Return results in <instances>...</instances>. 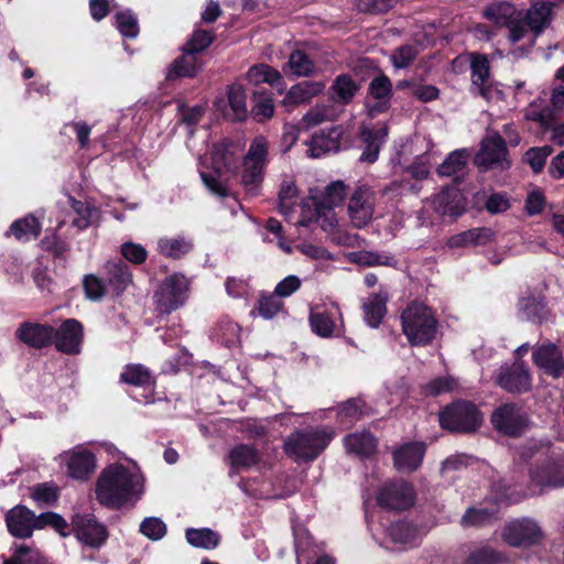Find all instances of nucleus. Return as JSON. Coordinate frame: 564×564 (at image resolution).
I'll return each instance as SVG.
<instances>
[{
	"label": "nucleus",
	"instance_id": "nucleus-1",
	"mask_svg": "<svg viewBox=\"0 0 564 564\" xmlns=\"http://www.w3.org/2000/svg\"><path fill=\"white\" fill-rule=\"evenodd\" d=\"M142 492L143 476L135 466L111 464L100 473L96 485L97 500L109 508L118 509Z\"/></svg>",
	"mask_w": 564,
	"mask_h": 564
},
{
	"label": "nucleus",
	"instance_id": "nucleus-2",
	"mask_svg": "<svg viewBox=\"0 0 564 564\" xmlns=\"http://www.w3.org/2000/svg\"><path fill=\"white\" fill-rule=\"evenodd\" d=\"M240 156L239 143L223 141L214 144L210 153L213 173L200 172L204 184L212 193L220 197L228 195L227 183L236 174Z\"/></svg>",
	"mask_w": 564,
	"mask_h": 564
},
{
	"label": "nucleus",
	"instance_id": "nucleus-3",
	"mask_svg": "<svg viewBox=\"0 0 564 564\" xmlns=\"http://www.w3.org/2000/svg\"><path fill=\"white\" fill-rule=\"evenodd\" d=\"M400 319L402 333L412 346H426L435 338L438 322L432 308L424 303H410Z\"/></svg>",
	"mask_w": 564,
	"mask_h": 564
},
{
	"label": "nucleus",
	"instance_id": "nucleus-4",
	"mask_svg": "<svg viewBox=\"0 0 564 564\" xmlns=\"http://www.w3.org/2000/svg\"><path fill=\"white\" fill-rule=\"evenodd\" d=\"M333 437V430L327 427L296 431L286 437L284 451L294 460H313L328 446Z\"/></svg>",
	"mask_w": 564,
	"mask_h": 564
},
{
	"label": "nucleus",
	"instance_id": "nucleus-5",
	"mask_svg": "<svg viewBox=\"0 0 564 564\" xmlns=\"http://www.w3.org/2000/svg\"><path fill=\"white\" fill-rule=\"evenodd\" d=\"M267 162L268 142L263 137H257L241 164L240 183L249 195H259Z\"/></svg>",
	"mask_w": 564,
	"mask_h": 564
},
{
	"label": "nucleus",
	"instance_id": "nucleus-6",
	"mask_svg": "<svg viewBox=\"0 0 564 564\" xmlns=\"http://www.w3.org/2000/svg\"><path fill=\"white\" fill-rule=\"evenodd\" d=\"M530 485L534 492L564 487V452L552 451L530 468Z\"/></svg>",
	"mask_w": 564,
	"mask_h": 564
},
{
	"label": "nucleus",
	"instance_id": "nucleus-7",
	"mask_svg": "<svg viewBox=\"0 0 564 564\" xmlns=\"http://www.w3.org/2000/svg\"><path fill=\"white\" fill-rule=\"evenodd\" d=\"M346 187L341 181L330 183L324 191L321 197L312 196L315 210L312 216H302L299 220L300 226H308L313 220L319 221L323 217L324 223L322 227L327 229L335 224L334 214L330 213L333 208L340 206L346 197Z\"/></svg>",
	"mask_w": 564,
	"mask_h": 564
},
{
	"label": "nucleus",
	"instance_id": "nucleus-8",
	"mask_svg": "<svg viewBox=\"0 0 564 564\" xmlns=\"http://www.w3.org/2000/svg\"><path fill=\"white\" fill-rule=\"evenodd\" d=\"M189 282L184 274L174 273L165 278L156 291L155 307L161 314H170L176 311L187 300Z\"/></svg>",
	"mask_w": 564,
	"mask_h": 564
},
{
	"label": "nucleus",
	"instance_id": "nucleus-9",
	"mask_svg": "<svg viewBox=\"0 0 564 564\" xmlns=\"http://www.w3.org/2000/svg\"><path fill=\"white\" fill-rule=\"evenodd\" d=\"M482 421L477 408L469 402H456L440 413L442 427L453 432H473Z\"/></svg>",
	"mask_w": 564,
	"mask_h": 564
},
{
	"label": "nucleus",
	"instance_id": "nucleus-10",
	"mask_svg": "<svg viewBox=\"0 0 564 564\" xmlns=\"http://www.w3.org/2000/svg\"><path fill=\"white\" fill-rule=\"evenodd\" d=\"M475 163L485 169L507 170L511 165L506 141L497 131H488L481 141Z\"/></svg>",
	"mask_w": 564,
	"mask_h": 564
},
{
	"label": "nucleus",
	"instance_id": "nucleus-11",
	"mask_svg": "<svg viewBox=\"0 0 564 564\" xmlns=\"http://www.w3.org/2000/svg\"><path fill=\"white\" fill-rule=\"evenodd\" d=\"M372 536L382 547L393 551L413 546L419 540L416 529L402 521L391 523L387 528L382 524L381 530L377 529L372 532Z\"/></svg>",
	"mask_w": 564,
	"mask_h": 564
},
{
	"label": "nucleus",
	"instance_id": "nucleus-12",
	"mask_svg": "<svg viewBox=\"0 0 564 564\" xmlns=\"http://www.w3.org/2000/svg\"><path fill=\"white\" fill-rule=\"evenodd\" d=\"M58 459L66 466V474L76 480H87L96 469V456L83 445L59 454Z\"/></svg>",
	"mask_w": 564,
	"mask_h": 564
},
{
	"label": "nucleus",
	"instance_id": "nucleus-13",
	"mask_svg": "<svg viewBox=\"0 0 564 564\" xmlns=\"http://www.w3.org/2000/svg\"><path fill=\"white\" fill-rule=\"evenodd\" d=\"M312 330L319 337L338 336L343 333L344 321L341 311L336 303L324 308H316L310 314Z\"/></svg>",
	"mask_w": 564,
	"mask_h": 564
},
{
	"label": "nucleus",
	"instance_id": "nucleus-14",
	"mask_svg": "<svg viewBox=\"0 0 564 564\" xmlns=\"http://www.w3.org/2000/svg\"><path fill=\"white\" fill-rule=\"evenodd\" d=\"M502 538L511 546H530L542 539V531L534 520L522 518L508 522Z\"/></svg>",
	"mask_w": 564,
	"mask_h": 564
},
{
	"label": "nucleus",
	"instance_id": "nucleus-15",
	"mask_svg": "<svg viewBox=\"0 0 564 564\" xmlns=\"http://www.w3.org/2000/svg\"><path fill=\"white\" fill-rule=\"evenodd\" d=\"M377 501L381 507L403 510L413 506L414 491L412 486L405 481H389L380 488Z\"/></svg>",
	"mask_w": 564,
	"mask_h": 564
},
{
	"label": "nucleus",
	"instance_id": "nucleus-16",
	"mask_svg": "<svg viewBox=\"0 0 564 564\" xmlns=\"http://www.w3.org/2000/svg\"><path fill=\"white\" fill-rule=\"evenodd\" d=\"M375 196L367 187H358L348 203V214L356 228L366 227L373 216Z\"/></svg>",
	"mask_w": 564,
	"mask_h": 564
},
{
	"label": "nucleus",
	"instance_id": "nucleus-17",
	"mask_svg": "<svg viewBox=\"0 0 564 564\" xmlns=\"http://www.w3.org/2000/svg\"><path fill=\"white\" fill-rule=\"evenodd\" d=\"M84 339V329L80 322L75 318L66 319L55 329L53 343L58 351L75 355L80 351Z\"/></svg>",
	"mask_w": 564,
	"mask_h": 564
},
{
	"label": "nucleus",
	"instance_id": "nucleus-18",
	"mask_svg": "<svg viewBox=\"0 0 564 564\" xmlns=\"http://www.w3.org/2000/svg\"><path fill=\"white\" fill-rule=\"evenodd\" d=\"M73 530L79 541L93 547H99L107 539L106 528L93 514H75Z\"/></svg>",
	"mask_w": 564,
	"mask_h": 564
},
{
	"label": "nucleus",
	"instance_id": "nucleus-19",
	"mask_svg": "<svg viewBox=\"0 0 564 564\" xmlns=\"http://www.w3.org/2000/svg\"><path fill=\"white\" fill-rule=\"evenodd\" d=\"M491 422L499 432L516 436L523 431L528 419L524 412L517 405L505 404L492 413Z\"/></svg>",
	"mask_w": 564,
	"mask_h": 564
},
{
	"label": "nucleus",
	"instance_id": "nucleus-20",
	"mask_svg": "<svg viewBox=\"0 0 564 564\" xmlns=\"http://www.w3.org/2000/svg\"><path fill=\"white\" fill-rule=\"evenodd\" d=\"M498 384L511 393H521L530 390L532 384L529 369L522 361L505 365L498 375Z\"/></svg>",
	"mask_w": 564,
	"mask_h": 564
},
{
	"label": "nucleus",
	"instance_id": "nucleus-21",
	"mask_svg": "<svg viewBox=\"0 0 564 564\" xmlns=\"http://www.w3.org/2000/svg\"><path fill=\"white\" fill-rule=\"evenodd\" d=\"M533 362L545 373L558 378L564 372L562 350L554 344H542L533 350Z\"/></svg>",
	"mask_w": 564,
	"mask_h": 564
},
{
	"label": "nucleus",
	"instance_id": "nucleus-22",
	"mask_svg": "<svg viewBox=\"0 0 564 564\" xmlns=\"http://www.w3.org/2000/svg\"><path fill=\"white\" fill-rule=\"evenodd\" d=\"M368 95L366 106L370 117L386 111L392 95L390 79L386 75L375 77L369 84Z\"/></svg>",
	"mask_w": 564,
	"mask_h": 564
},
{
	"label": "nucleus",
	"instance_id": "nucleus-23",
	"mask_svg": "<svg viewBox=\"0 0 564 564\" xmlns=\"http://www.w3.org/2000/svg\"><path fill=\"white\" fill-rule=\"evenodd\" d=\"M120 381L134 387H141L147 391V394H143L142 399L134 397L137 401L144 403L152 402V391L155 380L151 371L143 365H127L120 373Z\"/></svg>",
	"mask_w": 564,
	"mask_h": 564
},
{
	"label": "nucleus",
	"instance_id": "nucleus-24",
	"mask_svg": "<svg viewBox=\"0 0 564 564\" xmlns=\"http://www.w3.org/2000/svg\"><path fill=\"white\" fill-rule=\"evenodd\" d=\"M55 328L50 325L25 322L15 330V337L33 348H43L53 343Z\"/></svg>",
	"mask_w": 564,
	"mask_h": 564
},
{
	"label": "nucleus",
	"instance_id": "nucleus-25",
	"mask_svg": "<svg viewBox=\"0 0 564 564\" xmlns=\"http://www.w3.org/2000/svg\"><path fill=\"white\" fill-rule=\"evenodd\" d=\"M6 522L9 532L18 538H29L35 529H37V517L23 506L12 508L7 517Z\"/></svg>",
	"mask_w": 564,
	"mask_h": 564
},
{
	"label": "nucleus",
	"instance_id": "nucleus-26",
	"mask_svg": "<svg viewBox=\"0 0 564 564\" xmlns=\"http://www.w3.org/2000/svg\"><path fill=\"white\" fill-rule=\"evenodd\" d=\"M424 454V443L411 442L403 444L393 452L394 467L402 473L414 471L422 464Z\"/></svg>",
	"mask_w": 564,
	"mask_h": 564
},
{
	"label": "nucleus",
	"instance_id": "nucleus-27",
	"mask_svg": "<svg viewBox=\"0 0 564 564\" xmlns=\"http://www.w3.org/2000/svg\"><path fill=\"white\" fill-rule=\"evenodd\" d=\"M325 89V84L322 82L305 80L293 85L286 93L282 100V105L288 111L294 107L310 102L312 98L322 94Z\"/></svg>",
	"mask_w": 564,
	"mask_h": 564
},
{
	"label": "nucleus",
	"instance_id": "nucleus-28",
	"mask_svg": "<svg viewBox=\"0 0 564 564\" xmlns=\"http://www.w3.org/2000/svg\"><path fill=\"white\" fill-rule=\"evenodd\" d=\"M388 135V127L386 123H380L376 128L362 126L360 130V138L366 148L360 155V160L367 163H373L378 159V154L382 143Z\"/></svg>",
	"mask_w": 564,
	"mask_h": 564
},
{
	"label": "nucleus",
	"instance_id": "nucleus-29",
	"mask_svg": "<svg viewBox=\"0 0 564 564\" xmlns=\"http://www.w3.org/2000/svg\"><path fill=\"white\" fill-rule=\"evenodd\" d=\"M501 505L498 501H486L476 507H470L462 517L460 524L464 528L484 527L497 520Z\"/></svg>",
	"mask_w": 564,
	"mask_h": 564
},
{
	"label": "nucleus",
	"instance_id": "nucleus-30",
	"mask_svg": "<svg viewBox=\"0 0 564 564\" xmlns=\"http://www.w3.org/2000/svg\"><path fill=\"white\" fill-rule=\"evenodd\" d=\"M389 301V292L386 288L380 286L378 292L371 293L362 303L364 318L366 323L372 327H378L386 313L387 302Z\"/></svg>",
	"mask_w": 564,
	"mask_h": 564
},
{
	"label": "nucleus",
	"instance_id": "nucleus-31",
	"mask_svg": "<svg viewBox=\"0 0 564 564\" xmlns=\"http://www.w3.org/2000/svg\"><path fill=\"white\" fill-rule=\"evenodd\" d=\"M471 88L484 98H488L490 88V68L485 55L470 54Z\"/></svg>",
	"mask_w": 564,
	"mask_h": 564
},
{
	"label": "nucleus",
	"instance_id": "nucleus-32",
	"mask_svg": "<svg viewBox=\"0 0 564 564\" xmlns=\"http://www.w3.org/2000/svg\"><path fill=\"white\" fill-rule=\"evenodd\" d=\"M340 134L341 131L337 127L315 134L307 143V155L317 159L326 153L336 152L339 149Z\"/></svg>",
	"mask_w": 564,
	"mask_h": 564
},
{
	"label": "nucleus",
	"instance_id": "nucleus-33",
	"mask_svg": "<svg viewBox=\"0 0 564 564\" xmlns=\"http://www.w3.org/2000/svg\"><path fill=\"white\" fill-rule=\"evenodd\" d=\"M343 442L348 454L360 458L372 456L378 445L376 437L367 431L348 434Z\"/></svg>",
	"mask_w": 564,
	"mask_h": 564
},
{
	"label": "nucleus",
	"instance_id": "nucleus-34",
	"mask_svg": "<svg viewBox=\"0 0 564 564\" xmlns=\"http://www.w3.org/2000/svg\"><path fill=\"white\" fill-rule=\"evenodd\" d=\"M260 459L261 454L258 449L251 445L240 444L229 451L226 462L232 471L239 473L258 465Z\"/></svg>",
	"mask_w": 564,
	"mask_h": 564
},
{
	"label": "nucleus",
	"instance_id": "nucleus-35",
	"mask_svg": "<svg viewBox=\"0 0 564 564\" xmlns=\"http://www.w3.org/2000/svg\"><path fill=\"white\" fill-rule=\"evenodd\" d=\"M228 109L223 110L224 116L240 121L247 117L246 90L240 84H232L228 87Z\"/></svg>",
	"mask_w": 564,
	"mask_h": 564
},
{
	"label": "nucleus",
	"instance_id": "nucleus-36",
	"mask_svg": "<svg viewBox=\"0 0 564 564\" xmlns=\"http://www.w3.org/2000/svg\"><path fill=\"white\" fill-rule=\"evenodd\" d=\"M246 77L252 85L267 83L273 87H276L280 91L284 89V83L281 74L267 64H258L251 66L247 72Z\"/></svg>",
	"mask_w": 564,
	"mask_h": 564
},
{
	"label": "nucleus",
	"instance_id": "nucleus-37",
	"mask_svg": "<svg viewBox=\"0 0 564 564\" xmlns=\"http://www.w3.org/2000/svg\"><path fill=\"white\" fill-rule=\"evenodd\" d=\"M200 67L202 65L196 54L184 48L183 55L171 65L169 78L195 76Z\"/></svg>",
	"mask_w": 564,
	"mask_h": 564
},
{
	"label": "nucleus",
	"instance_id": "nucleus-38",
	"mask_svg": "<svg viewBox=\"0 0 564 564\" xmlns=\"http://www.w3.org/2000/svg\"><path fill=\"white\" fill-rule=\"evenodd\" d=\"M9 231L18 241L26 242L39 237L41 224L33 215H29L13 221Z\"/></svg>",
	"mask_w": 564,
	"mask_h": 564
},
{
	"label": "nucleus",
	"instance_id": "nucleus-39",
	"mask_svg": "<svg viewBox=\"0 0 564 564\" xmlns=\"http://www.w3.org/2000/svg\"><path fill=\"white\" fill-rule=\"evenodd\" d=\"M279 210L284 216H290L299 203V189L292 177L285 176L278 193Z\"/></svg>",
	"mask_w": 564,
	"mask_h": 564
},
{
	"label": "nucleus",
	"instance_id": "nucleus-40",
	"mask_svg": "<svg viewBox=\"0 0 564 564\" xmlns=\"http://www.w3.org/2000/svg\"><path fill=\"white\" fill-rule=\"evenodd\" d=\"M109 284L118 292H122L132 281L129 267L122 261H109L105 265Z\"/></svg>",
	"mask_w": 564,
	"mask_h": 564
},
{
	"label": "nucleus",
	"instance_id": "nucleus-41",
	"mask_svg": "<svg viewBox=\"0 0 564 564\" xmlns=\"http://www.w3.org/2000/svg\"><path fill=\"white\" fill-rule=\"evenodd\" d=\"M193 248L191 239L185 237H163L158 240L159 252L169 258H181Z\"/></svg>",
	"mask_w": 564,
	"mask_h": 564
},
{
	"label": "nucleus",
	"instance_id": "nucleus-42",
	"mask_svg": "<svg viewBox=\"0 0 564 564\" xmlns=\"http://www.w3.org/2000/svg\"><path fill=\"white\" fill-rule=\"evenodd\" d=\"M484 17L497 26H508L520 13L509 2H497L487 7Z\"/></svg>",
	"mask_w": 564,
	"mask_h": 564
},
{
	"label": "nucleus",
	"instance_id": "nucleus-43",
	"mask_svg": "<svg viewBox=\"0 0 564 564\" xmlns=\"http://www.w3.org/2000/svg\"><path fill=\"white\" fill-rule=\"evenodd\" d=\"M70 206L75 213L73 225L78 229H85L94 224L99 216V210L89 202H80L70 198Z\"/></svg>",
	"mask_w": 564,
	"mask_h": 564
},
{
	"label": "nucleus",
	"instance_id": "nucleus-44",
	"mask_svg": "<svg viewBox=\"0 0 564 564\" xmlns=\"http://www.w3.org/2000/svg\"><path fill=\"white\" fill-rule=\"evenodd\" d=\"M492 232L487 228H474L453 236L448 240L451 248H459L473 245H481L491 239Z\"/></svg>",
	"mask_w": 564,
	"mask_h": 564
},
{
	"label": "nucleus",
	"instance_id": "nucleus-45",
	"mask_svg": "<svg viewBox=\"0 0 564 564\" xmlns=\"http://www.w3.org/2000/svg\"><path fill=\"white\" fill-rule=\"evenodd\" d=\"M187 542L194 547H200L206 550L215 549L220 541V536L215 531L203 528L193 529L189 528L185 532Z\"/></svg>",
	"mask_w": 564,
	"mask_h": 564
},
{
	"label": "nucleus",
	"instance_id": "nucleus-46",
	"mask_svg": "<svg viewBox=\"0 0 564 564\" xmlns=\"http://www.w3.org/2000/svg\"><path fill=\"white\" fill-rule=\"evenodd\" d=\"M358 90L356 82L346 74L339 75L332 85V91L335 100L340 104L347 105L351 101Z\"/></svg>",
	"mask_w": 564,
	"mask_h": 564
},
{
	"label": "nucleus",
	"instance_id": "nucleus-47",
	"mask_svg": "<svg viewBox=\"0 0 564 564\" xmlns=\"http://www.w3.org/2000/svg\"><path fill=\"white\" fill-rule=\"evenodd\" d=\"M551 10L552 7L550 3H538L528 10L525 18L532 31L539 33L549 25L551 21Z\"/></svg>",
	"mask_w": 564,
	"mask_h": 564
},
{
	"label": "nucleus",
	"instance_id": "nucleus-48",
	"mask_svg": "<svg viewBox=\"0 0 564 564\" xmlns=\"http://www.w3.org/2000/svg\"><path fill=\"white\" fill-rule=\"evenodd\" d=\"M467 153L465 150L452 152L440 165L438 173L442 176H454L462 172L466 165Z\"/></svg>",
	"mask_w": 564,
	"mask_h": 564
},
{
	"label": "nucleus",
	"instance_id": "nucleus-49",
	"mask_svg": "<svg viewBox=\"0 0 564 564\" xmlns=\"http://www.w3.org/2000/svg\"><path fill=\"white\" fill-rule=\"evenodd\" d=\"M283 302L279 299L274 292L261 293L258 300L257 310L259 315L264 319H271L282 310Z\"/></svg>",
	"mask_w": 564,
	"mask_h": 564
},
{
	"label": "nucleus",
	"instance_id": "nucleus-50",
	"mask_svg": "<svg viewBox=\"0 0 564 564\" xmlns=\"http://www.w3.org/2000/svg\"><path fill=\"white\" fill-rule=\"evenodd\" d=\"M116 26L124 37L134 39L139 34V23L131 10L120 11L116 14Z\"/></svg>",
	"mask_w": 564,
	"mask_h": 564
},
{
	"label": "nucleus",
	"instance_id": "nucleus-51",
	"mask_svg": "<svg viewBox=\"0 0 564 564\" xmlns=\"http://www.w3.org/2000/svg\"><path fill=\"white\" fill-rule=\"evenodd\" d=\"M294 543L299 563L302 558L310 557L311 554L315 555L317 553L314 549L312 536L305 528L294 529Z\"/></svg>",
	"mask_w": 564,
	"mask_h": 564
},
{
	"label": "nucleus",
	"instance_id": "nucleus-52",
	"mask_svg": "<svg viewBox=\"0 0 564 564\" xmlns=\"http://www.w3.org/2000/svg\"><path fill=\"white\" fill-rule=\"evenodd\" d=\"M291 73L295 76H308L314 72V63L302 51L293 52L288 62Z\"/></svg>",
	"mask_w": 564,
	"mask_h": 564
},
{
	"label": "nucleus",
	"instance_id": "nucleus-53",
	"mask_svg": "<svg viewBox=\"0 0 564 564\" xmlns=\"http://www.w3.org/2000/svg\"><path fill=\"white\" fill-rule=\"evenodd\" d=\"M524 117L528 120L539 122L543 127H549L555 120L553 110L549 107H542V102L533 101L527 108Z\"/></svg>",
	"mask_w": 564,
	"mask_h": 564
},
{
	"label": "nucleus",
	"instance_id": "nucleus-54",
	"mask_svg": "<svg viewBox=\"0 0 564 564\" xmlns=\"http://www.w3.org/2000/svg\"><path fill=\"white\" fill-rule=\"evenodd\" d=\"M458 193L455 188H446L437 194L434 199V208L441 215H458L457 207L452 205V202L456 199Z\"/></svg>",
	"mask_w": 564,
	"mask_h": 564
},
{
	"label": "nucleus",
	"instance_id": "nucleus-55",
	"mask_svg": "<svg viewBox=\"0 0 564 564\" xmlns=\"http://www.w3.org/2000/svg\"><path fill=\"white\" fill-rule=\"evenodd\" d=\"M166 530V524L156 517L145 518L140 524V532L153 541L161 540Z\"/></svg>",
	"mask_w": 564,
	"mask_h": 564
},
{
	"label": "nucleus",
	"instance_id": "nucleus-56",
	"mask_svg": "<svg viewBox=\"0 0 564 564\" xmlns=\"http://www.w3.org/2000/svg\"><path fill=\"white\" fill-rule=\"evenodd\" d=\"M3 564H44V562L36 550L21 545Z\"/></svg>",
	"mask_w": 564,
	"mask_h": 564
},
{
	"label": "nucleus",
	"instance_id": "nucleus-57",
	"mask_svg": "<svg viewBox=\"0 0 564 564\" xmlns=\"http://www.w3.org/2000/svg\"><path fill=\"white\" fill-rule=\"evenodd\" d=\"M274 111L273 100L269 95L259 94L256 96L252 115L258 121H264L272 117Z\"/></svg>",
	"mask_w": 564,
	"mask_h": 564
},
{
	"label": "nucleus",
	"instance_id": "nucleus-58",
	"mask_svg": "<svg viewBox=\"0 0 564 564\" xmlns=\"http://www.w3.org/2000/svg\"><path fill=\"white\" fill-rule=\"evenodd\" d=\"M332 119V110L325 105H316L310 109L302 121L306 128L315 127Z\"/></svg>",
	"mask_w": 564,
	"mask_h": 564
},
{
	"label": "nucleus",
	"instance_id": "nucleus-59",
	"mask_svg": "<svg viewBox=\"0 0 564 564\" xmlns=\"http://www.w3.org/2000/svg\"><path fill=\"white\" fill-rule=\"evenodd\" d=\"M37 529L52 527L61 535L66 536L67 522L63 517L54 512H44L37 517Z\"/></svg>",
	"mask_w": 564,
	"mask_h": 564
},
{
	"label": "nucleus",
	"instance_id": "nucleus-60",
	"mask_svg": "<svg viewBox=\"0 0 564 564\" xmlns=\"http://www.w3.org/2000/svg\"><path fill=\"white\" fill-rule=\"evenodd\" d=\"M457 388V382L452 377H442L432 380L424 387V392L427 395H440L442 393L451 392Z\"/></svg>",
	"mask_w": 564,
	"mask_h": 564
},
{
	"label": "nucleus",
	"instance_id": "nucleus-61",
	"mask_svg": "<svg viewBox=\"0 0 564 564\" xmlns=\"http://www.w3.org/2000/svg\"><path fill=\"white\" fill-rule=\"evenodd\" d=\"M417 48L412 45H404L391 54V62L397 68L408 67L416 57Z\"/></svg>",
	"mask_w": 564,
	"mask_h": 564
},
{
	"label": "nucleus",
	"instance_id": "nucleus-62",
	"mask_svg": "<svg viewBox=\"0 0 564 564\" xmlns=\"http://www.w3.org/2000/svg\"><path fill=\"white\" fill-rule=\"evenodd\" d=\"M85 294L89 300H100L106 293L104 282L94 274H87L83 281Z\"/></svg>",
	"mask_w": 564,
	"mask_h": 564
},
{
	"label": "nucleus",
	"instance_id": "nucleus-63",
	"mask_svg": "<svg viewBox=\"0 0 564 564\" xmlns=\"http://www.w3.org/2000/svg\"><path fill=\"white\" fill-rule=\"evenodd\" d=\"M57 490L48 484L36 485L32 489V498L41 506H48L57 500Z\"/></svg>",
	"mask_w": 564,
	"mask_h": 564
},
{
	"label": "nucleus",
	"instance_id": "nucleus-64",
	"mask_svg": "<svg viewBox=\"0 0 564 564\" xmlns=\"http://www.w3.org/2000/svg\"><path fill=\"white\" fill-rule=\"evenodd\" d=\"M214 41V35L209 31L197 30L193 33L186 44V50L196 53L204 51Z\"/></svg>",
	"mask_w": 564,
	"mask_h": 564
}]
</instances>
